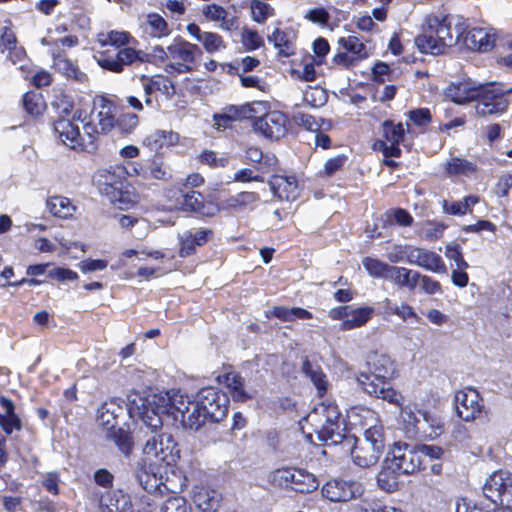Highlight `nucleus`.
<instances>
[{
    "instance_id": "1",
    "label": "nucleus",
    "mask_w": 512,
    "mask_h": 512,
    "mask_svg": "<svg viewBox=\"0 0 512 512\" xmlns=\"http://www.w3.org/2000/svg\"><path fill=\"white\" fill-rule=\"evenodd\" d=\"M146 403L150 409L153 407L172 415V425L198 431L207 421L218 423L227 416L229 397L218 388L205 387L197 393L195 402L184 396L155 395L151 403Z\"/></svg>"
},
{
    "instance_id": "2",
    "label": "nucleus",
    "mask_w": 512,
    "mask_h": 512,
    "mask_svg": "<svg viewBox=\"0 0 512 512\" xmlns=\"http://www.w3.org/2000/svg\"><path fill=\"white\" fill-rule=\"evenodd\" d=\"M154 393L133 391L128 395L127 413L133 420H140L142 425L140 431L149 436L143 446V454L147 459L154 458L155 464L165 463L171 465L180 457V450L170 433H159L164 422L170 421L172 424V415L167 412L150 409L147 402H152Z\"/></svg>"
},
{
    "instance_id": "3",
    "label": "nucleus",
    "mask_w": 512,
    "mask_h": 512,
    "mask_svg": "<svg viewBox=\"0 0 512 512\" xmlns=\"http://www.w3.org/2000/svg\"><path fill=\"white\" fill-rule=\"evenodd\" d=\"M422 463L416 443L395 442L386 454L377 483L382 490L394 492L399 485V476L418 472Z\"/></svg>"
},
{
    "instance_id": "4",
    "label": "nucleus",
    "mask_w": 512,
    "mask_h": 512,
    "mask_svg": "<svg viewBox=\"0 0 512 512\" xmlns=\"http://www.w3.org/2000/svg\"><path fill=\"white\" fill-rule=\"evenodd\" d=\"M466 29L461 16L433 17L428 22L427 30L415 38V45L421 53L443 54L447 48L464 40Z\"/></svg>"
},
{
    "instance_id": "5",
    "label": "nucleus",
    "mask_w": 512,
    "mask_h": 512,
    "mask_svg": "<svg viewBox=\"0 0 512 512\" xmlns=\"http://www.w3.org/2000/svg\"><path fill=\"white\" fill-rule=\"evenodd\" d=\"M483 494L495 506L496 512H512V473L499 470L493 472L483 485Z\"/></svg>"
},
{
    "instance_id": "6",
    "label": "nucleus",
    "mask_w": 512,
    "mask_h": 512,
    "mask_svg": "<svg viewBox=\"0 0 512 512\" xmlns=\"http://www.w3.org/2000/svg\"><path fill=\"white\" fill-rule=\"evenodd\" d=\"M475 101H477L476 113L483 117L503 114L509 104L504 90L495 83L479 84V96Z\"/></svg>"
},
{
    "instance_id": "7",
    "label": "nucleus",
    "mask_w": 512,
    "mask_h": 512,
    "mask_svg": "<svg viewBox=\"0 0 512 512\" xmlns=\"http://www.w3.org/2000/svg\"><path fill=\"white\" fill-rule=\"evenodd\" d=\"M275 478L286 486H290L299 493H311L319 487V481L316 476L305 469L300 468H282L274 473Z\"/></svg>"
},
{
    "instance_id": "8",
    "label": "nucleus",
    "mask_w": 512,
    "mask_h": 512,
    "mask_svg": "<svg viewBox=\"0 0 512 512\" xmlns=\"http://www.w3.org/2000/svg\"><path fill=\"white\" fill-rule=\"evenodd\" d=\"M176 204L185 212H192L200 217H214L219 211L218 203L206 200L204 195L195 190L177 191Z\"/></svg>"
},
{
    "instance_id": "9",
    "label": "nucleus",
    "mask_w": 512,
    "mask_h": 512,
    "mask_svg": "<svg viewBox=\"0 0 512 512\" xmlns=\"http://www.w3.org/2000/svg\"><path fill=\"white\" fill-rule=\"evenodd\" d=\"M456 412L463 421L470 422L483 414L486 415L483 399L479 392L471 387L455 394Z\"/></svg>"
},
{
    "instance_id": "10",
    "label": "nucleus",
    "mask_w": 512,
    "mask_h": 512,
    "mask_svg": "<svg viewBox=\"0 0 512 512\" xmlns=\"http://www.w3.org/2000/svg\"><path fill=\"white\" fill-rule=\"evenodd\" d=\"M321 493L331 502H348L361 496L363 488L357 481L336 478L326 482Z\"/></svg>"
},
{
    "instance_id": "11",
    "label": "nucleus",
    "mask_w": 512,
    "mask_h": 512,
    "mask_svg": "<svg viewBox=\"0 0 512 512\" xmlns=\"http://www.w3.org/2000/svg\"><path fill=\"white\" fill-rule=\"evenodd\" d=\"M403 253L405 254V261L410 265L419 266L433 273H447V267L442 257L434 251L406 246L403 249Z\"/></svg>"
},
{
    "instance_id": "12",
    "label": "nucleus",
    "mask_w": 512,
    "mask_h": 512,
    "mask_svg": "<svg viewBox=\"0 0 512 512\" xmlns=\"http://www.w3.org/2000/svg\"><path fill=\"white\" fill-rule=\"evenodd\" d=\"M254 131L270 140H278L285 136L286 117L279 111H271L261 117H255Z\"/></svg>"
},
{
    "instance_id": "13",
    "label": "nucleus",
    "mask_w": 512,
    "mask_h": 512,
    "mask_svg": "<svg viewBox=\"0 0 512 512\" xmlns=\"http://www.w3.org/2000/svg\"><path fill=\"white\" fill-rule=\"evenodd\" d=\"M354 440L347 443L346 446L350 448L351 457L353 462L361 467L368 468L375 465L384 451L369 446L368 443L359 442L355 436H351Z\"/></svg>"
},
{
    "instance_id": "14",
    "label": "nucleus",
    "mask_w": 512,
    "mask_h": 512,
    "mask_svg": "<svg viewBox=\"0 0 512 512\" xmlns=\"http://www.w3.org/2000/svg\"><path fill=\"white\" fill-rule=\"evenodd\" d=\"M123 404L124 401L122 399L113 398L104 402L98 409L97 422L107 432L117 427L118 418L124 414L125 410L127 411V405L124 407Z\"/></svg>"
},
{
    "instance_id": "15",
    "label": "nucleus",
    "mask_w": 512,
    "mask_h": 512,
    "mask_svg": "<svg viewBox=\"0 0 512 512\" xmlns=\"http://www.w3.org/2000/svg\"><path fill=\"white\" fill-rule=\"evenodd\" d=\"M213 236L211 229H201L199 231H185L179 235L180 257H188L196 252V247L205 245Z\"/></svg>"
},
{
    "instance_id": "16",
    "label": "nucleus",
    "mask_w": 512,
    "mask_h": 512,
    "mask_svg": "<svg viewBox=\"0 0 512 512\" xmlns=\"http://www.w3.org/2000/svg\"><path fill=\"white\" fill-rule=\"evenodd\" d=\"M157 474L155 463H147L146 460L137 463L135 478L145 491L155 492L163 484L161 476Z\"/></svg>"
},
{
    "instance_id": "17",
    "label": "nucleus",
    "mask_w": 512,
    "mask_h": 512,
    "mask_svg": "<svg viewBox=\"0 0 512 512\" xmlns=\"http://www.w3.org/2000/svg\"><path fill=\"white\" fill-rule=\"evenodd\" d=\"M495 40V34L483 28H473L466 30L463 43L469 49L487 52L494 48Z\"/></svg>"
},
{
    "instance_id": "18",
    "label": "nucleus",
    "mask_w": 512,
    "mask_h": 512,
    "mask_svg": "<svg viewBox=\"0 0 512 512\" xmlns=\"http://www.w3.org/2000/svg\"><path fill=\"white\" fill-rule=\"evenodd\" d=\"M446 96L456 104L475 101L479 96V84L471 80L452 83L446 90Z\"/></svg>"
},
{
    "instance_id": "19",
    "label": "nucleus",
    "mask_w": 512,
    "mask_h": 512,
    "mask_svg": "<svg viewBox=\"0 0 512 512\" xmlns=\"http://www.w3.org/2000/svg\"><path fill=\"white\" fill-rule=\"evenodd\" d=\"M368 371L375 377L391 381L396 373L394 362L386 354L373 353L367 360Z\"/></svg>"
},
{
    "instance_id": "20",
    "label": "nucleus",
    "mask_w": 512,
    "mask_h": 512,
    "mask_svg": "<svg viewBox=\"0 0 512 512\" xmlns=\"http://www.w3.org/2000/svg\"><path fill=\"white\" fill-rule=\"evenodd\" d=\"M362 413L363 417L373 424L364 430V438L361 442L368 443L369 446L384 451L385 437L383 434V426L377 424L378 419L376 413L370 409H362Z\"/></svg>"
},
{
    "instance_id": "21",
    "label": "nucleus",
    "mask_w": 512,
    "mask_h": 512,
    "mask_svg": "<svg viewBox=\"0 0 512 512\" xmlns=\"http://www.w3.org/2000/svg\"><path fill=\"white\" fill-rule=\"evenodd\" d=\"M168 53L171 59L185 63H196V55L202 54L198 45L192 44L179 36L168 46Z\"/></svg>"
},
{
    "instance_id": "22",
    "label": "nucleus",
    "mask_w": 512,
    "mask_h": 512,
    "mask_svg": "<svg viewBox=\"0 0 512 512\" xmlns=\"http://www.w3.org/2000/svg\"><path fill=\"white\" fill-rule=\"evenodd\" d=\"M224 383L235 402L243 403L255 397L256 390L246 389L245 380L239 373H226L224 375Z\"/></svg>"
},
{
    "instance_id": "23",
    "label": "nucleus",
    "mask_w": 512,
    "mask_h": 512,
    "mask_svg": "<svg viewBox=\"0 0 512 512\" xmlns=\"http://www.w3.org/2000/svg\"><path fill=\"white\" fill-rule=\"evenodd\" d=\"M269 185L280 200L293 201L298 197V184L294 176H274Z\"/></svg>"
},
{
    "instance_id": "24",
    "label": "nucleus",
    "mask_w": 512,
    "mask_h": 512,
    "mask_svg": "<svg viewBox=\"0 0 512 512\" xmlns=\"http://www.w3.org/2000/svg\"><path fill=\"white\" fill-rule=\"evenodd\" d=\"M317 439L320 442L330 445H343L351 443L354 439L344 433L340 424L323 423V425L316 430Z\"/></svg>"
},
{
    "instance_id": "25",
    "label": "nucleus",
    "mask_w": 512,
    "mask_h": 512,
    "mask_svg": "<svg viewBox=\"0 0 512 512\" xmlns=\"http://www.w3.org/2000/svg\"><path fill=\"white\" fill-rule=\"evenodd\" d=\"M270 43L278 50V56L290 57L295 54L294 39L295 34L291 31L276 28L272 34L267 37Z\"/></svg>"
},
{
    "instance_id": "26",
    "label": "nucleus",
    "mask_w": 512,
    "mask_h": 512,
    "mask_svg": "<svg viewBox=\"0 0 512 512\" xmlns=\"http://www.w3.org/2000/svg\"><path fill=\"white\" fill-rule=\"evenodd\" d=\"M143 81V90L145 95H152L154 92H161L168 100L172 99L176 93L174 83L167 77L161 75L148 78L145 75L141 77Z\"/></svg>"
},
{
    "instance_id": "27",
    "label": "nucleus",
    "mask_w": 512,
    "mask_h": 512,
    "mask_svg": "<svg viewBox=\"0 0 512 512\" xmlns=\"http://www.w3.org/2000/svg\"><path fill=\"white\" fill-rule=\"evenodd\" d=\"M53 129L59 139L66 145L74 147L80 144L81 134L79 127L67 118H59L53 123Z\"/></svg>"
},
{
    "instance_id": "28",
    "label": "nucleus",
    "mask_w": 512,
    "mask_h": 512,
    "mask_svg": "<svg viewBox=\"0 0 512 512\" xmlns=\"http://www.w3.org/2000/svg\"><path fill=\"white\" fill-rule=\"evenodd\" d=\"M301 371L313 383L319 396H323L328 389V381L322 368L317 364H313L308 357H305L302 362Z\"/></svg>"
},
{
    "instance_id": "29",
    "label": "nucleus",
    "mask_w": 512,
    "mask_h": 512,
    "mask_svg": "<svg viewBox=\"0 0 512 512\" xmlns=\"http://www.w3.org/2000/svg\"><path fill=\"white\" fill-rule=\"evenodd\" d=\"M263 106L262 102L245 103L243 105H228L222 109L224 112L223 118L231 120L232 122L241 121L256 117L257 107Z\"/></svg>"
},
{
    "instance_id": "30",
    "label": "nucleus",
    "mask_w": 512,
    "mask_h": 512,
    "mask_svg": "<svg viewBox=\"0 0 512 512\" xmlns=\"http://www.w3.org/2000/svg\"><path fill=\"white\" fill-rule=\"evenodd\" d=\"M106 438L112 441L118 448L119 452L126 458L130 457L133 450L134 441L129 431L123 429L122 427H116L106 432Z\"/></svg>"
},
{
    "instance_id": "31",
    "label": "nucleus",
    "mask_w": 512,
    "mask_h": 512,
    "mask_svg": "<svg viewBox=\"0 0 512 512\" xmlns=\"http://www.w3.org/2000/svg\"><path fill=\"white\" fill-rule=\"evenodd\" d=\"M479 202V197L474 195H468L460 201H448L443 199L441 201V207L445 214L453 216H463L468 212L472 211V207Z\"/></svg>"
},
{
    "instance_id": "32",
    "label": "nucleus",
    "mask_w": 512,
    "mask_h": 512,
    "mask_svg": "<svg viewBox=\"0 0 512 512\" xmlns=\"http://www.w3.org/2000/svg\"><path fill=\"white\" fill-rule=\"evenodd\" d=\"M194 502L203 512H216L220 507L221 494L216 490L202 489L194 495Z\"/></svg>"
},
{
    "instance_id": "33",
    "label": "nucleus",
    "mask_w": 512,
    "mask_h": 512,
    "mask_svg": "<svg viewBox=\"0 0 512 512\" xmlns=\"http://www.w3.org/2000/svg\"><path fill=\"white\" fill-rule=\"evenodd\" d=\"M373 308L369 306L359 307L352 311L348 319L342 321L340 329L343 331L352 330L364 326L372 317Z\"/></svg>"
},
{
    "instance_id": "34",
    "label": "nucleus",
    "mask_w": 512,
    "mask_h": 512,
    "mask_svg": "<svg viewBox=\"0 0 512 512\" xmlns=\"http://www.w3.org/2000/svg\"><path fill=\"white\" fill-rule=\"evenodd\" d=\"M191 507L185 498L171 496L158 506H148L142 512H190Z\"/></svg>"
},
{
    "instance_id": "35",
    "label": "nucleus",
    "mask_w": 512,
    "mask_h": 512,
    "mask_svg": "<svg viewBox=\"0 0 512 512\" xmlns=\"http://www.w3.org/2000/svg\"><path fill=\"white\" fill-rule=\"evenodd\" d=\"M99 106L101 107V111H99L98 117V125L100 128V132L106 134L110 132L113 128H116V120L112 111H111V102L109 99L105 97H101L98 100Z\"/></svg>"
},
{
    "instance_id": "36",
    "label": "nucleus",
    "mask_w": 512,
    "mask_h": 512,
    "mask_svg": "<svg viewBox=\"0 0 512 512\" xmlns=\"http://www.w3.org/2000/svg\"><path fill=\"white\" fill-rule=\"evenodd\" d=\"M401 416L405 424V431L410 437H415L418 433H426L422 425V416H419V410L414 412L410 408H402Z\"/></svg>"
},
{
    "instance_id": "37",
    "label": "nucleus",
    "mask_w": 512,
    "mask_h": 512,
    "mask_svg": "<svg viewBox=\"0 0 512 512\" xmlns=\"http://www.w3.org/2000/svg\"><path fill=\"white\" fill-rule=\"evenodd\" d=\"M445 170L449 175L470 176L477 171V165L467 159L453 157L445 164Z\"/></svg>"
},
{
    "instance_id": "38",
    "label": "nucleus",
    "mask_w": 512,
    "mask_h": 512,
    "mask_svg": "<svg viewBox=\"0 0 512 512\" xmlns=\"http://www.w3.org/2000/svg\"><path fill=\"white\" fill-rule=\"evenodd\" d=\"M47 208L52 215L60 218L71 216L75 209L70 199L63 196L50 197L47 200Z\"/></svg>"
},
{
    "instance_id": "39",
    "label": "nucleus",
    "mask_w": 512,
    "mask_h": 512,
    "mask_svg": "<svg viewBox=\"0 0 512 512\" xmlns=\"http://www.w3.org/2000/svg\"><path fill=\"white\" fill-rule=\"evenodd\" d=\"M108 178H114V174L107 172L106 174L100 175V179H98V189L101 194L107 195L111 201L119 200L122 193V182H108Z\"/></svg>"
},
{
    "instance_id": "40",
    "label": "nucleus",
    "mask_w": 512,
    "mask_h": 512,
    "mask_svg": "<svg viewBox=\"0 0 512 512\" xmlns=\"http://www.w3.org/2000/svg\"><path fill=\"white\" fill-rule=\"evenodd\" d=\"M357 381L362 389L371 396H377L381 386L389 384V380L375 377L366 372H360Z\"/></svg>"
},
{
    "instance_id": "41",
    "label": "nucleus",
    "mask_w": 512,
    "mask_h": 512,
    "mask_svg": "<svg viewBox=\"0 0 512 512\" xmlns=\"http://www.w3.org/2000/svg\"><path fill=\"white\" fill-rule=\"evenodd\" d=\"M362 265L367 273L373 278L387 279L390 264L373 257H365Z\"/></svg>"
},
{
    "instance_id": "42",
    "label": "nucleus",
    "mask_w": 512,
    "mask_h": 512,
    "mask_svg": "<svg viewBox=\"0 0 512 512\" xmlns=\"http://www.w3.org/2000/svg\"><path fill=\"white\" fill-rule=\"evenodd\" d=\"M338 43L347 51L353 54L359 61L366 59L369 54L366 45L356 36L341 37Z\"/></svg>"
},
{
    "instance_id": "43",
    "label": "nucleus",
    "mask_w": 512,
    "mask_h": 512,
    "mask_svg": "<svg viewBox=\"0 0 512 512\" xmlns=\"http://www.w3.org/2000/svg\"><path fill=\"white\" fill-rule=\"evenodd\" d=\"M22 103L25 111L32 116L40 115L45 107L42 95L35 91L26 92L23 95Z\"/></svg>"
},
{
    "instance_id": "44",
    "label": "nucleus",
    "mask_w": 512,
    "mask_h": 512,
    "mask_svg": "<svg viewBox=\"0 0 512 512\" xmlns=\"http://www.w3.org/2000/svg\"><path fill=\"white\" fill-rule=\"evenodd\" d=\"M147 23L151 29L150 34L153 37L162 38L171 33L167 21L158 13H149L147 15Z\"/></svg>"
},
{
    "instance_id": "45",
    "label": "nucleus",
    "mask_w": 512,
    "mask_h": 512,
    "mask_svg": "<svg viewBox=\"0 0 512 512\" xmlns=\"http://www.w3.org/2000/svg\"><path fill=\"white\" fill-rule=\"evenodd\" d=\"M131 35L124 31H110L108 33H101L98 35V42L102 47L112 45L116 47L123 46L129 43Z\"/></svg>"
},
{
    "instance_id": "46",
    "label": "nucleus",
    "mask_w": 512,
    "mask_h": 512,
    "mask_svg": "<svg viewBox=\"0 0 512 512\" xmlns=\"http://www.w3.org/2000/svg\"><path fill=\"white\" fill-rule=\"evenodd\" d=\"M383 137L390 143H401L405 136L403 124H395L392 120H385L382 123Z\"/></svg>"
},
{
    "instance_id": "47",
    "label": "nucleus",
    "mask_w": 512,
    "mask_h": 512,
    "mask_svg": "<svg viewBox=\"0 0 512 512\" xmlns=\"http://www.w3.org/2000/svg\"><path fill=\"white\" fill-rule=\"evenodd\" d=\"M383 308L386 314H395L403 320L409 317L415 318L416 320L419 319L414 309L408 304H402L401 306L392 305L391 300L386 298L383 301Z\"/></svg>"
},
{
    "instance_id": "48",
    "label": "nucleus",
    "mask_w": 512,
    "mask_h": 512,
    "mask_svg": "<svg viewBox=\"0 0 512 512\" xmlns=\"http://www.w3.org/2000/svg\"><path fill=\"white\" fill-rule=\"evenodd\" d=\"M250 6L252 19L257 23L262 24L270 15H273L274 9L263 1L252 0Z\"/></svg>"
},
{
    "instance_id": "49",
    "label": "nucleus",
    "mask_w": 512,
    "mask_h": 512,
    "mask_svg": "<svg viewBox=\"0 0 512 512\" xmlns=\"http://www.w3.org/2000/svg\"><path fill=\"white\" fill-rule=\"evenodd\" d=\"M139 117L134 113L121 114L116 120V129L121 134H130L138 126Z\"/></svg>"
},
{
    "instance_id": "50",
    "label": "nucleus",
    "mask_w": 512,
    "mask_h": 512,
    "mask_svg": "<svg viewBox=\"0 0 512 512\" xmlns=\"http://www.w3.org/2000/svg\"><path fill=\"white\" fill-rule=\"evenodd\" d=\"M52 108L59 115V118H66V116L70 115L74 108V103L70 96L68 95H60L57 96L51 102Z\"/></svg>"
},
{
    "instance_id": "51",
    "label": "nucleus",
    "mask_w": 512,
    "mask_h": 512,
    "mask_svg": "<svg viewBox=\"0 0 512 512\" xmlns=\"http://www.w3.org/2000/svg\"><path fill=\"white\" fill-rule=\"evenodd\" d=\"M408 277V268L391 265L386 280L400 288H406V285L408 284Z\"/></svg>"
},
{
    "instance_id": "52",
    "label": "nucleus",
    "mask_w": 512,
    "mask_h": 512,
    "mask_svg": "<svg viewBox=\"0 0 512 512\" xmlns=\"http://www.w3.org/2000/svg\"><path fill=\"white\" fill-rule=\"evenodd\" d=\"M292 119L296 125L309 131H319L322 127L314 116L303 112H295Z\"/></svg>"
},
{
    "instance_id": "53",
    "label": "nucleus",
    "mask_w": 512,
    "mask_h": 512,
    "mask_svg": "<svg viewBox=\"0 0 512 512\" xmlns=\"http://www.w3.org/2000/svg\"><path fill=\"white\" fill-rule=\"evenodd\" d=\"M242 43L247 51H254L260 48L264 41L256 30L244 28L242 32Z\"/></svg>"
},
{
    "instance_id": "54",
    "label": "nucleus",
    "mask_w": 512,
    "mask_h": 512,
    "mask_svg": "<svg viewBox=\"0 0 512 512\" xmlns=\"http://www.w3.org/2000/svg\"><path fill=\"white\" fill-rule=\"evenodd\" d=\"M0 427L6 435L22 429V420L17 414L0 415Z\"/></svg>"
},
{
    "instance_id": "55",
    "label": "nucleus",
    "mask_w": 512,
    "mask_h": 512,
    "mask_svg": "<svg viewBox=\"0 0 512 512\" xmlns=\"http://www.w3.org/2000/svg\"><path fill=\"white\" fill-rule=\"evenodd\" d=\"M118 60L121 62L122 66L131 65L136 61L144 62V57L142 51L135 50L130 47L121 48L117 52Z\"/></svg>"
},
{
    "instance_id": "56",
    "label": "nucleus",
    "mask_w": 512,
    "mask_h": 512,
    "mask_svg": "<svg viewBox=\"0 0 512 512\" xmlns=\"http://www.w3.org/2000/svg\"><path fill=\"white\" fill-rule=\"evenodd\" d=\"M311 91H306L304 94L305 101L312 107L323 106L327 102V93L320 87L312 88L309 86Z\"/></svg>"
},
{
    "instance_id": "57",
    "label": "nucleus",
    "mask_w": 512,
    "mask_h": 512,
    "mask_svg": "<svg viewBox=\"0 0 512 512\" xmlns=\"http://www.w3.org/2000/svg\"><path fill=\"white\" fill-rule=\"evenodd\" d=\"M376 397L383 399L389 402L390 404L402 406L403 396L400 392H398L391 386V381H389V384L381 386V390H379V393Z\"/></svg>"
},
{
    "instance_id": "58",
    "label": "nucleus",
    "mask_w": 512,
    "mask_h": 512,
    "mask_svg": "<svg viewBox=\"0 0 512 512\" xmlns=\"http://www.w3.org/2000/svg\"><path fill=\"white\" fill-rule=\"evenodd\" d=\"M419 416H422V425L431 428L435 435H439L443 431V424L440 418L425 410H419Z\"/></svg>"
},
{
    "instance_id": "59",
    "label": "nucleus",
    "mask_w": 512,
    "mask_h": 512,
    "mask_svg": "<svg viewBox=\"0 0 512 512\" xmlns=\"http://www.w3.org/2000/svg\"><path fill=\"white\" fill-rule=\"evenodd\" d=\"M445 256L453 260L457 266V268H468L469 265L465 261L462 255V249L459 244L456 243H450L446 246L445 249Z\"/></svg>"
},
{
    "instance_id": "60",
    "label": "nucleus",
    "mask_w": 512,
    "mask_h": 512,
    "mask_svg": "<svg viewBox=\"0 0 512 512\" xmlns=\"http://www.w3.org/2000/svg\"><path fill=\"white\" fill-rule=\"evenodd\" d=\"M388 220L393 219L399 226H410L413 223L411 214L403 208H395L387 211Z\"/></svg>"
},
{
    "instance_id": "61",
    "label": "nucleus",
    "mask_w": 512,
    "mask_h": 512,
    "mask_svg": "<svg viewBox=\"0 0 512 512\" xmlns=\"http://www.w3.org/2000/svg\"><path fill=\"white\" fill-rule=\"evenodd\" d=\"M201 43L203 44L204 49L209 53H213L221 47H225L222 37L213 32H205Z\"/></svg>"
},
{
    "instance_id": "62",
    "label": "nucleus",
    "mask_w": 512,
    "mask_h": 512,
    "mask_svg": "<svg viewBox=\"0 0 512 512\" xmlns=\"http://www.w3.org/2000/svg\"><path fill=\"white\" fill-rule=\"evenodd\" d=\"M392 70L390 66L382 61H377L372 67V79L377 83H384L390 81V74Z\"/></svg>"
},
{
    "instance_id": "63",
    "label": "nucleus",
    "mask_w": 512,
    "mask_h": 512,
    "mask_svg": "<svg viewBox=\"0 0 512 512\" xmlns=\"http://www.w3.org/2000/svg\"><path fill=\"white\" fill-rule=\"evenodd\" d=\"M408 117L416 126H424L431 122L432 115L428 108H416L408 112Z\"/></svg>"
},
{
    "instance_id": "64",
    "label": "nucleus",
    "mask_w": 512,
    "mask_h": 512,
    "mask_svg": "<svg viewBox=\"0 0 512 512\" xmlns=\"http://www.w3.org/2000/svg\"><path fill=\"white\" fill-rule=\"evenodd\" d=\"M361 512H403L399 508L387 507L380 501H365L361 506Z\"/></svg>"
}]
</instances>
